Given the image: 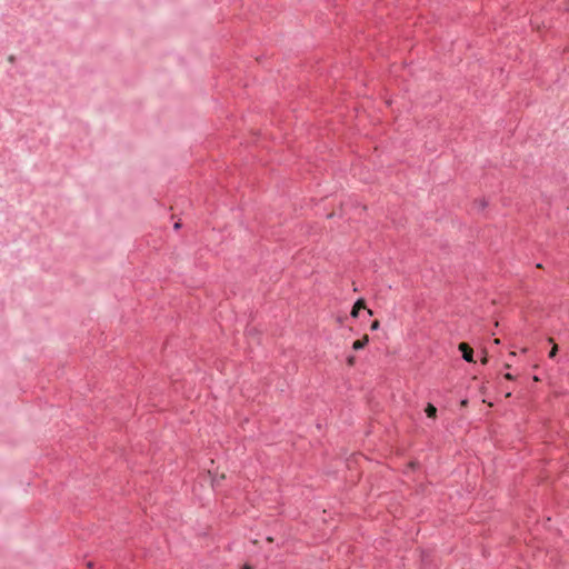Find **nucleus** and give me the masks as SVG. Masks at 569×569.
Instances as JSON below:
<instances>
[{
	"mask_svg": "<svg viewBox=\"0 0 569 569\" xmlns=\"http://www.w3.org/2000/svg\"><path fill=\"white\" fill-rule=\"evenodd\" d=\"M367 340H361V339H358L356 341H353V345H352V348L355 350H361L365 348V346L367 345Z\"/></svg>",
	"mask_w": 569,
	"mask_h": 569,
	"instance_id": "4",
	"label": "nucleus"
},
{
	"mask_svg": "<svg viewBox=\"0 0 569 569\" xmlns=\"http://www.w3.org/2000/svg\"><path fill=\"white\" fill-rule=\"evenodd\" d=\"M425 412L432 420L437 418V408L430 402L426 406Z\"/></svg>",
	"mask_w": 569,
	"mask_h": 569,
	"instance_id": "3",
	"label": "nucleus"
},
{
	"mask_svg": "<svg viewBox=\"0 0 569 569\" xmlns=\"http://www.w3.org/2000/svg\"><path fill=\"white\" fill-rule=\"evenodd\" d=\"M487 207V202L485 200L481 201V209Z\"/></svg>",
	"mask_w": 569,
	"mask_h": 569,
	"instance_id": "10",
	"label": "nucleus"
},
{
	"mask_svg": "<svg viewBox=\"0 0 569 569\" xmlns=\"http://www.w3.org/2000/svg\"><path fill=\"white\" fill-rule=\"evenodd\" d=\"M459 350L462 353V359L467 362H473V350L466 342L459 345Z\"/></svg>",
	"mask_w": 569,
	"mask_h": 569,
	"instance_id": "1",
	"label": "nucleus"
},
{
	"mask_svg": "<svg viewBox=\"0 0 569 569\" xmlns=\"http://www.w3.org/2000/svg\"><path fill=\"white\" fill-rule=\"evenodd\" d=\"M379 328V321L378 320H375L372 323H371V330H377Z\"/></svg>",
	"mask_w": 569,
	"mask_h": 569,
	"instance_id": "5",
	"label": "nucleus"
},
{
	"mask_svg": "<svg viewBox=\"0 0 569 569\" xmlns=\"http://www.w3.org/2000/svg\"><path fill=\"white\" fill-rule=\"evenodd\" d=\"M242 569H252V568L248 565H244Z\"/></svg>",
	"mask_w": 569,
	"mask_h": 569,
	"instance_id": "11",
	"label": "nucleus"
},
{
	"mask_svg": "<svg viewBox=\"0 0 569 569\" xmlns=\"http://www.w3.org/2000/svg\"><path fill=\"white\" fill-rule=\"evenodd\" d=\"M361 309H366V303L363 299H358L353 305L351 316L358 317Z\"/></svg>",
	"mask_w": 569,
	"mask_h": 569,
	"instance_id": "2",
	"label": "nucleus"
},
{
	"mask_svg": "<svg viewBox=\"0 0 569 569\" xmlns=\"http://www.w3.org/2000/svg\"><path fill=\"white\" fill-rule=\"evenodd\" d=\"M180 227H181V223H180V222H176V223L173 224V228H174L176 230H177V229H179Z\"/></svg>",
	"mask_w": 569,
	"mask_h": 569,
	"instance_id": "8",
	"label": "nucleus"
},
{
	"mask_svg": "<svg viewBox=\"0 0 569 569\" xmlns=\"http://www.w3.org/2000/svg\"><path fill=\"white\" fill-rule=\"evenodd\" d=\"M555 355H556V350H551V351H550V353H549V357H550V358H553V357H555Z\"/></svg>",
	"mask_w": 569,
	"mask_h": 569,
	"instance_id": "9",
	"label": "nucleus"
},
{
	"mask_svg": "<svg viewBox=\"0 0 569 569\" xmlns=\"http://www.w3.org/2000/svg\"><path fill=\"white\" fill-rule=\"evenodd\" d=\"M460 405H461V407H466L468 405V400L467 399H462L460 401Z\"/></svg>",
	"mask_w": 569,
	"mask_h": 569,
	"instance_id": "6",
	"label": "nucleus"
},
{
	"mask_svg": "<svg viewBox=\"0 0 569 569\" xmlns=\"http://www.w3.org/2000/svg\"><path fill=\"white\" fill-rule=\"evenodd\" d=\"M505 377H506V379H508V380H512V379H513V376H512L511 373H507Z\"/></svg>",
	"mask_w": 569,
	"mask_h": 569,
	"instance_id": "7",
	"label": "nucleus"
}]
</instances>
